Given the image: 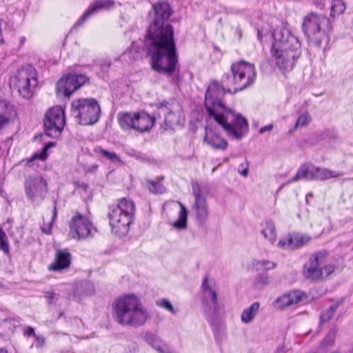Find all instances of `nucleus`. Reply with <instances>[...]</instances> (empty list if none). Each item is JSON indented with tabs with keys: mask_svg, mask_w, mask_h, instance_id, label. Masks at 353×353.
<instances>
[{
	"mask_svg": "<svg viewBox=\"0 0 353 353\" xmlns=\"http://www.w3.org/2000/svg\"><path fill=\"white\" fill-rule=\"evenodd\" d=\"M172 10L168 2L160 1L150 11V25L144 40V49L150 57L151 68L159 74L172 77L174 83L179 82V63L174 39L173 26L168 22Z\"/></svg>",
	"mask_w": 353,
	"mask_h": 353,
	"instance_id": "f257e3e1",
	"label": "nucleus"
},
{
	"mask_svg": "<svg viewBox=\"0 0 353 353\" xmlns=\"http://www.w3.org/2000/svg\"><path fill=\"white\" fill-rule=\"evenodd\" d=\"M272 37L274 42L271 53L276 65L284 71L292 70L295 60L301 54V44L298 39L285 27L275 30Z\"/></svg>",
	"mask_w": 353,
	"mask_h": 353,
	"instance_id": "f03ea898",
	"label": "nucleus"
},
{
	"mask_svg": "<svg viewBox=\"0 0 353 353\" xmlns=\"http://www.w3.org/2000/svg\"><path fill=\"white\" fill-rule=\"evenodd\" d=\"M112 307L114 320L123 326L141 327L150 319V314L140 299L132 294L117 299L113 301Z\"/></svg>",
	"mask_w": 353,
	"mask_h": 353,
	"instance_id": "7ed1b4c3",
	"label": "nucleus"
},
{
	"mask_svg": "<svg viewBox=\"0 0 353 353\" xmlns=\"http://www.w3.org/2000/svg\"><path fill=\"white\" fill-rule=\"evenodd\" d=\"M256 72L254 65L240 60L231 64L230 71L222 76V82L232 88L233 94L242 91L254 84Z\"/></svg>",
	"mask_w": 353,
	"mask_h": 353,
	"instance_id": "20e7f679",
	"label": "nucleus"
},
{
	"mask_svg": "<svg viewBox=\"0 0 353 353\" xmlns=\"http://www.w3.org/2000/svg\"><path fill=\"white\" fill-rule=\"evenodd\" d=\"M135 211L133 201L126 198L119 199L117 204L109 207L108 218L112 232L123 236L129 231Z\"/></svg>",
	"mask_w": 353,
	"mask_h": 353,
	"instance_id": "39448f33",
	"label": "nucleus"
},
{
	"mask_svg": "<svg viewBox=\"0 0 353 353\" xmlns=\"http://www.w3.org/2000/svg\"><path fill=\"white\" fill-rule=\"evenodd\" d=\"M225 93L233 94L232 88L227 87L223 82L211 81L205 94L204 105L209 114L214 120L228 109L222 100Z\"/></svg>",
	"mask_w": 353,
	"mask_h": 353,
	"instance_id": "423d86ee",
	"label": "nucleus"
},
{
	"mask_svg": "<svg viewBox=\"0 0 353 353\" xmlns=\"http://www.w3.org/2000/svg\"><path fill=\"white\" fill-rule=\"evenodd\" d=\"M72 116L81 125H88L96 123L101 114V108L94 99H80L74 100L71 104Z\"/></svg>",
	"mask_w": 353,
	"mask_h": 353,
	"instance_id": "0eeeda50",
	"label": "nucleus"
},
{
	"mask_svg": "<svg viewBox=\"0 0 353 353\" xmlns=\"http://www.w3.org/2000/svg\"><path fill=\"white\" fill-rule=\"evenodd\" d=\"M312 30V41L314 46H323L325 51L330 41V36L332 32V25L326 16L310 12V30Z\"/></svg>",
	"mask_w": 353,
	"mask_h": 353,
	"instance_id": "6e6552de",
	"label": "nucleus"
},
{
	"mask_svg": "<svg viewBox=\"0 0 353 353\" xmlns=\"http://www.w3.org/2000/svg\"><path fill=\"white\" fill-rule=\"evenodd\" d=\"M14 86L23 98H30L38 84L37 72L32 65L19 68L12 79Z\"/></svg>",
	"mask_w": 353,
	"mask_h": 353,
	"instance_id": "1a4fd4ad",
	"label": "nucleus"
},
{
	"mask_svg": "<svg viewBox=\"0 0 353 353\" xmlns=\"http://www.w3.org/2000/svg\"><path fill=\"white\" fill-rule=\"evenodd\" d=\"M215 121L219 123L228 136L239 139L243 136V130L248 126L247 120L239 114H236L230 108H228L216 118Z\"/></svg>",
	"mask_w": 353,
	"mask_h": 353,
	"instance_id": "9d476101",
	"label": "nucleus"
},
{
	"mask_svg": "<svg viewBox=\"0 0 353 353\" xmlns=\"http://www.w3.org/2000/svg\"><path fill=\"white\" fill-rule=\"evenodd\" d=\"M328 252L323 250L313 254L314 261L310 265V279L323 281L336 270L335 263L327 259Z\"/></svg>",
	"mask_w": 353,
	"mask_h": 353,
	"instance_id": "9b49d317",
	"label": "nucleus"
},
{
	"mask_svg": "<svg viewBox=\"0 0 353 353\" xmlns=\"http://www.w3.org/2000/svg\"><path fill=\"white\" fill-rule=\"evenodd\" d=\"M46 134L52 138L58 137L65 125L64 110L60 106L50 108L43 119Z\"/></svg>",
	"mask_w": 353,
	"mask_h": 353,
	"instance_id": "f8f14e48",
	"label": "nucleus"
},
{
	"mask_svg": "<svg viewBox=\"0 0 353 353\" xmlns=\"http://www.w3.org/2000/svg\"><path fill=\"white\" fill-rule=\"evenodd\" d=\"M88 80V79L84 74L69 73L57 81L56 85L57 94L59 97H69Z\"/></svg>",
	"mask_w": 353,
	"mask_h": 353,
	"instance_id": "ddd939ff",
	"label": "nucleus"
},
{
	"mask_svg": "<svg viewBox=\"0 0 353 353\" xmlns=\"http://www.w3.org/2000/svg\"><path fill=\"white\" fill-rule=\"evenodd\" d=\"M96 230L88 219L79 212L70 221V234L73 239H84L92 236Z\"/></svg>",
	"mask_w": 353,
	"mask_h": 353,
	"instance_id": "4468645a",
	"label": "nucleus"
},
{
	"mask_svg": "<svg viewBox=\"0 0 353 353\" xmlns=\"http://www.w3.org/2000/svg\"><path fill=\"white\" fill-rule=\"evenodd\" d=\"M192 194L195 202L192 207V211L195 214L196 220L199 225H203L209 216V210L205 197L203 195L202 190L197 182H193Z\"/></svg>",
	"mask_w": 353,
	"mask_h": 353,
	"instance_id": "2eb2a0df",
	"label": "nucleus"
},
{
	"mask_svg": "<svg viewBox=\"0 0 353 353\" xmlns=\"http://www.w3.org/2000/svg\"><path fill=\"white\" fill-rule=\"evenodd\" d=\"M27 197L32 202L42 201L47 193V183L41 177H29L25 181Z\"/></svg>",
	"mask_w": 353,
	"mask_h": 353,
	"instance_id": "dca6fc26",
	"label": "nucleus"
},
{
	"mask_svg": "<svg viewBox=\"0 0 353 353\" xmlns=\"http://www.w3.org/2000/svg\"><path fill=\"white\" fill-rule=\"evenodd\" d=\"M307 294L300 290H294L284 293L277 297L272 303L274 308L282 310L287 307L298 304L300 302L307 299Z\"/></svg>",
	"mask_w": 353,
	"mask_h": 353,
	"instance_id": "f3484780",
	"label": "nucleus"
},
{
	"mask_svg": "<svg viewBox=\"0 0 353 353\" xmlns=\"http://www.w3.org/2000/svg\"><path fill=\"white\" fill-rule=\"evenodd\" d=\"M159 108L165 114V124L168 128H173L181 124L183 113L179 109L175 110L174 105L167 101L159 103Z\"/></svg>",
	"mask_w": 353,
	"mask_h": 353,
	"instance_id": "a211bd4d",
	"label": "nucleus"
},
{
	"mask_svg": "<svg viewBox=\"0 0 353 353\" xmlns=\"http://www.w3.org/2000/svg\"><path fill=\"white\" fill-rule=\"evenodd\" d=\"M115 2L113 0H95L90 3L83 14L75 23V26L81 25L90 16L94 14L101 10H109L114 7Z\"/></svg>",
	"mask_w": 353,
	"mask_h": 353,
	"instance_id": "6ab92c4d",
	"label": "nucleus"
},
{
	"mask_svg": "<svg viewBox=\"0 0 353 353\" xmlns=\"http://www.w3.org/2000/svg\"><path fill=\"white\" fill-rule=\"evenodd\" d=\"M308 238L300 233L292 232L281 239L278 243V247L282 249L294 250L305 244Z\"/></svg>",
	"mask_w": 353,
	"mask_h": 353,
	"instance_id": "aec40b11",
	"label": "nucleus"
},
{
	"mask_svg": "<svg viewBox=\"0 0 353 353\" xmlns=\"http://www.w3.org/2000/svg\"><path fill=\"white\" fill-rule=\"evenodd\" d=\"M71 263V254L68 250L58 249L56 251L54 261L50 265L49 270L59 272L69 268Z\"/></svg>",
	"mask_w": 353,
	"mask_h": 353,
	"instance_id": "412c9836",
	"label": "nucleus"
},
{
	"mask_svg": "<svg viewBox=\"0 0 353 353\" xmlns=\"http://www.w3.org/2000/svg\"><path fill=\"white\" fill-rule=\"evenodd\" d=\"M203 141L216 150H225L228 145V141L207 127L205 128V135L204 136Z\"/></svg>",
	"mask_w": 353,
	"mask_h": 353,
	"instance_id": "4be33fe9",
	"label": "nucleus"
},
{
	"mask_svg": "<svg viewBox=\"0 0 353 353\" xmlns=\"http://www.w3.org/2000/svg\"><path fill=\"white\" fill-rule=\"evenodd\" d=\"M155 118L145 112L136 113L135 130L144 132L149 131L154 125Z\"/></svg>",
	"mask_w": 353,
	"mask_h": 353,
	"instance_id": "5701e85b",
	"label": "nucleus"
},
{
	"mask_svg": "<svg viewBox=\"0 0 353 353\" xmlns=\"http://www.w3.org/2000/svg\"><path fill=\"white\" fill-rule=\"evenodd\" d=\"M201 289L204 299L206 302H211V307L213 313L214 314H217L219 312V304L217 301L216 292L215 290L210 285L207 276H205L203 280Z\"/></svg>",
	"mask_w": 353,
	"mask_h": 353,
	"instance_id": "b1692460",
	"label": "nucleus"
},
{
	"mask_svg": "<svg viewBox=\"0 0 353 353\" xmlns=\"http://www.w3.org/2000/svg\"><path fill=\"white\" fill-rule=\"evenodd\" d=\"M342 175V173L332 171L327 168L319 167L310 168V179L325 181L332 178H337Z\"/></svg>",
	"mask_w": 353,
	"mask_h": 353,
	"instance_id": "393cba45",
	"label": "nucleus"
},
{
	"mask_svg": "<svg viewBox=\"0 0 353 353\" xmlns=\"http://www.w3.org/2000/svg\"><path fill=\"white\" fill-rule=\"evenodd\" d=\"M94 292V285L89 281L77 282L74 289V295L77 298L92 295Z\"/></svg>",
	"mask_w": 353,
	"mask_h": 353,
	"instance_id": "a878e982",
	"label": "nucleus"
},
{
	"mask_svg": "<svg viewBox=\"0 0 353 353\" xmlns=\"http://www.w3.org/2000/svg\"><path fill=\"white\" fill-rule=\"evenodd\" d=\"M136 113L119 112L118 121L119 125L123 130L135 129Z\"/></svg>",
	"mask_w": 353,
	"mask_h": 353,
	"instance_id": "bb28decb",
	"label": "nucleus"
},
{
	"mask_svg": "<svg viewBox=\"0 0 353 353\" xmlns=\"http://www.w3.org/2000/svg\"><path fill=\"white\" fill-rule=\"evenodd\" d=\"M259 307V303L254 302L249 307L245 308L241 314V321L246 324L251 323L258 313Z\"/></svg>",
	"mask_w": 353,
	"mask_h": 353,
	"instance_id": "cd10ccee",
	"label": "nucleus"
},
{
	"mask_svg": "<svg viewBox=\"0 0 353 353\" xmlns=\"http://www.w3.org/2000/svg\"><path fill=\"white\" fill-rule=\"evenodd\" d=\"M261 233L266 239L273 243L276 237L274 223L271 220L266 221Z\"/></svg>",
	"mask_w": 353,
	"mask_h": 353,
	"instance_id": "c85d7f7f",
	"label": "nucleus"
},
{
	"mask_svg": "<svg viewBox=\"0 0 353 353\" xmlns=\"http://www.w3.org/2000/svg\"><path fill=\"white\" fill-rule=\"evenodd\" d=\"M144 339L149 345L157 349L160 353H167L168 349L165 345L161 346L160 341L155 334L148 332L145 334Z\"/></svg>",
	"mask_w": 353,
	"mask_h": 353,
	"instance_id": "c756f323",
	"label": "nucleus"
},
{
	"mask_svg": "<svg viewBox=\"0 0 353 353\" xmlns=\"http://www.w3.org/2000/svg\"><path fill=\"white\" fill-rule=\"evenodd\" d=\"M181 207V210L179 214V219L174 221L173 226L177 229H185L187 228V216L188 211L185 207L181 203H179Z\"/></svg>",
	"mask_w": 353,
	"mask_h": 353,
	"instance_id": "7c9ffc66",
	"label": "nucleus"
},
{
	"mask_svg": "<svg viewBox=\"0 0 353 353\" xmlns=\"http://www.w3.org/2000/svg\"><path fill=\"white\" fill-rule=\"evenodd\" d=\"M346 10V4L343 0H333L330 8V17L334 18L342 14Z\"/></svg>",
	"mask_w": 353,
	"mask_h": 353,
	"instance_id": "2f4dec72",
	"label": "nucleus"
},
{
	"mask_svg": "<svg viewBox=\"0 0 353 353\" xmlns=\"http://www.w3.org/2000/svg\"><path fill=\"white\" fill-rule=\"evenodd\" d=\"M52 145H54V143L52 142L47 143L40 151L35 152L32 157L28 160L26 164L29 166H31V162H32L34 160H46L48 157L47 151Z\"/></svg>",
	"mask_w": 353,
	"mask_h": 353,
	"instance_id": "473e14b6",
	"label": "nucleus"
},
{
	"mask_svg": "<svg viewBox=\"0 0 353 353\" xmlns=\"http://www.w3.org/2000/svg\"><path fill=\"white\" fill-rule=\"evenodd\" d=\"M337 332L336 327L330 328L322 341V345L325 348L332 347L334 343Z\"/></svg>",
	"mask_w": 353,
	"mask_h": 353,
	"instance_id": "72a5a7b5",
	"label": "nucleus"
},
{
	"mask_svg": "<svg viewBox=\"0 0 353 353\" xmlns=\"http://www.w3.org/2000/svg\"><path fill=\"white\" fill-rule=\"evenodd\" d=\"M94 152L103 157L110 160L112 163L120 162L121 159L119 157L113 152H109L101 147H98L94 150Z\"/></svg>",
	"mask_w": 353,
	"mask_h": 353,
	"instance_id": "f704fd0d",
	"label": "nucleus"
},
{
	"mask_svg": "<svg viewBox=\"0 0 353 353\" xmlns=\"http://www.w3.org/2000/svg\"><path fill=\"white\" fill-rule=\"evenodd\" d=\"M269 282L270 278L267 274H259L254 281V286L257 290H262L269 284Z\"/></svg>",
	"mask_w": 353,
	"mask_h": 353,
	"instance_id": "c9c22d12",
	"label": "nucleus"
},
{
	"mask_svg": "<svg viewBox=\"0 0 353 353\" xmlns=\"http://www.w3.org/2000/svg\"><path fill=\"white\" fill-rule=\"evenodd\" d=\"M309 174V165L305 163L301 166L296 175L292 178L288 183L296 181L298 180L307 179Z\"/></svg>",
	"mask_w": 353,
	"mask_h": 353,
	"instance_id": "e433bc0d",
	"label": "nucleus"
},
{
	"mask_svg": "<svg viewBox=\"0 0 353 353\" xmlns=\"http://www.w3.org/2000/svg\"><path fill=\"white\" fill-rule=\"evenodd\" d=\"M147 185L149 190L154 194H163L165 192V188L160 181H149Z\"/></svg>",
	"mask_w": 353,
	"mask_h": 353,
	"instance_id": "4c0bfd02",
	"label": "nucleus"
},
{
	"mask_svg": "<svg viewBox=\"0 0 353 353\" xmlns=\"http://www.w3.org/2000/svg\"><path fill=\"white\" fill-rule=\"evenodd\" d=\"M0 250L5 254H8L10 251L7 236L1 229H0Z\"/></svg>",
	"mask_w": 353,
	"mask_h": 353,
	"instance_id": "58836bf2",
	"label": "nucleus"
},
{
	"mask_svg": "<svg viewBox=\"0 0 353 353\" xmlns=\"http://www.w3.org/2000/svg\"><path fill=\"white\" fill-rule=\"evenodd\" d=\"M157 305L159 307H163L173 314H176V311L171 303L166 299H161L157 301Z\"/></svg>",
	"mask_w": 353,
	"mask_h": 353,
	"instance_id": "ea45409f",
	"label": "nucleus"
},
{
	"mask_svg": "<svg viewBox=\"0 0 353 353\" xmlns=\"http://www.w3.org/2000/svg\"><path fill=\"white\" fill-rule=\"evenodd\" d=\"M308 121L309 119L307 113L300 115L296 122L294 130L298 129L299 128L306 127L308 124Z\"/></svg>",
	"mask_w": 353,
	"mask_h": 353,
	"instance_id": "a19ab883",
	"label": "nucleus"
},
{
	"mask_svg": "<svg viewBox=\"0 0 353 353\" xmlns=\"http://www.w3.org/2000/svg\"><path fill=\"white\" fill-rule=\"evenodd\" d=\"M44 296L47 301L48 304L51 305L56 303V301L59 299V295L54 292L51 291L46 292Z\"/></svg>",
	"mask_w": 353,
	"mask_h": 353,
	"instance_id": "79ce46f5",
	"label": "nucleus"
},
{
	"mask_svg": "<svg viewBox=\"0 0 353 353\" xmlns=\"http://www.w3.org/2000/svg\"><path fill=\"white\" fill-rule=\"evenodd\" d=\"M257 265L264 267V269L266 270H272L276 267L275 263L265 260L258 261Z\"/></svg>",
	"mask_w": 353,
	"mask_h": 353,
	"instance_id": "37998d69",
	"label": "nucleus"
},
{
	"mask_svg": "<svg viewBox=\"0 0 353 353\" xmlns=\"http://www.w3.org/2000/svg\"><path fill=\"white\" fill-rule=\"evenodd\" d=\"M10 120L9 117L0 113V131L10 123Z\"/></svg>",
	"mask_w": 353,
	"mask_h": 353,
	"instance_id": "c03bdc74",
	"label": "nucleus"
},
{
	"mask_svg": "<svg viewBox=\"0 0 353 353\" xmlns=\"http://www.w3.org/2000/svg\"><path fill=\"white\" fill-rule=\"evenodd\" d=\"M308 23H309V14L306 15L304 17V20L302 25L303 32L307 39H309V29H308Z\"/></svg>",
	"mask_w": 353,
	"mask_h": 353,
	"instance_id": "a18cd8bd",
	"label": "nucleus"
},
{
	"mask_svg": "<svg viewBox=\"0 0 353 353\" xmlns=\"http://www.w3.org/2000/svg\"><path fill=\"white\" fill-rule=\"evenodd\" d=\"M321 137L322 139L325 137H329L330 140H335L337 139L338 135L334 131L327 130L325 132L321 134Z\"/></svg>",
	"mask_w": 353,
	"mask_h": 353,
	"instance_id": "49530a36",
	"label": "nucleus"
},
{
	"mask_svg": "<svg viewBox=\"0 0 353 353\" xmlns=\"http://www.w3.org/2000/svg\"><path fill=\"white\" fill-rule=\"evenodd\" d=\"M35 337V346L37 348H41L45 345V338L41 335L34 336Z\"/></svg>",
	"mask_w": 353,
	"mask_h": 353,
	"instance_id": "de8ad7c7",
	"label": "nucleus"
},
{
	"mask_svg": "<svg viewBox=\"0 0 353 353\" xmlns=\"http://www.w3.org/2000/svg\"><path fill=\"white\" fill-rule=\"evenodd\" d=\"M332 316L333 314L330 313L328 310H325L323 311L321 314V321L323 322L327 321L332 318Z\"/></svg>",
	"mask_w": 353,
	"mask_h": 353,
	"instance_id": "09e8293b",
	"label": "nucleus"
},
{
	"mask_svg": "<svg viewBox=\"0 0 353 353\" xmlns=\"http://www.w3.org/2000/svg\"><path fill=\"white\" fill-rule=\"evenodd\" d=\"M23 334L26 336H32L34 337V336H36L34 328L30 326H25L23 330Z\"/></svg>",
	"mask_w": 353,
	"mask_h": 353,
	"instance_id": "8fccbe9b",
	"label": "nucleus"
},
{
	"mask_svg": "<svg viewBox=\"0 0 353 353\" xmlns=\"http://www.w3.org/2000/svg\"><path fill=\"white\" fill-rule=\"evenodd\" d=\"M343 302V299L341 298V299L337 300L336 303H335L332 304V305H330L327 310L330 312V313L334 314V312H336V310H337V308L339 307V306L341 304H342Z\"/></svg>",
	"mask_w": 353,
	"mask_h": 353,
	"instance_id": "3c124183",
	"label": "nucleus"
},
{
	"mask_svg": "<svg viewBox=\"0 0 353 353\" xmlns=\"http://www.w3.org/2000/svg\"><path fill=\"white\" fill-rule=\"evenodd\" d=\"M111 65H112V63L109 60H103L100 63L101 70L103 71L104 72H107L108 71Z\"/></svg>",
	"mask_w": 353,
	"mask_h": 353,
	"instance_id": "603ef678",
	"label": "nucleus"
},
{
	"mask_svg": "<svg viewBox=\"0 0 353 353\" xmlns=\"http://www.w3.org/2000/svg\"><path fill=\"white\" fill-rule=\"evenodd\" d=\"M313 3L317 8L322 10L325 6V0H313Z\"/></svg>",
	"mask_w": 353,
	"mask_h": 353,
	"instance_id": "864d4df0",
	"label": "nucleus"
},
{
	"mask_svg": "<svg viewBox=\"0 0 353 353\" xmlns=\"http://www.w3.org/2000/svg\"><path fill=\"white\" fill-rule=\"evenodd\" d=\"M273 128V125L269 124L260 128L259 133L263 134L266 131H271Z\"/></svg>",
	"mask_w": 353,
	"mask_h": 353,
	"instance_id": "5fc2aeb1",
	"label": "nucleus"
},
{
	"mask_svg": "<svg viewBox=\"0 0 353 353\" xmlns=\"http://www.w3.org/2000/svg\"><path fill=\"white\" fill-rule=\"evenodd\" d=\"M51 224L52 223H50L46 228H44V227L41 228L42 232H44L45 234H49L50 233V231H51Z\"/></svg>",
	"mask_w": 353,
	"mask_h": 353,
	"instance_id": "6e6d98bb",
	"label": "nucleus"
},
{
	"mask_svg": "<svg viewBox=\"0 0 353 353\" xmlns=\"http://www.w3.org/2000/svg\"><path fill=\"white\" fill-rule=\"evenodd\" d=\"M2 23L3 21L0 19V43H3L4 41L2 38Z\"/></svg>",
	"mask_w": 353,
	"mask_h": 353,
	"instance_id": "4d7b16f0",
	"label": "nucleus"
},
{
	"mask_svg": "<svg viewBox=\"0 0 353 353\" xmlns=\"http://www.w3.org/2000/svg\"><path fill=\"white\" fill-rule=\"evenodd\" d=\"M304 275L305 278L309 277V268H307L306 265H304V271H303Z\"/></svg>",
	"mask_w": 353,
	"mask_h": 353,
	"instance_id": "13d9d810",
	"label": "nucleus"
},
{
	"mask_svg": "<svg viewBox=\"0 0 353 353\" xmlns=\"http://www.w3.org/2000/svg\"><path fill=\"white\" fill-rule=\"evenodd\" d=\"M240 174L243 176H247L248 174V168L243 170L241 172H240Z\"/></svg>",
	"mask_w": 353,
	"mask_h": 353,
	"instance_id": "bf43d9fd",
	"label": "nucleus"
},
{
	"mask_svg": "<svg viewBox=\"0 0 353 353\" xmlns=\"http://www.w3.org/2000/svg\"><path fill=\"white\" fill-rule=\"evenodd\" d=\"M275 353H285L284 347L282 346L277 347Z\"/></svg>",
	"mask_w": 353,
	"mask_h": 353,
	"instance_id": "052dcab7",
	"label": "nucleus"
},
{
	"mask_svg": "<svg viewBox=\"0 0 353 353\" xmlns=\"http://www.w3.org/2000/svg\"><path fill=\"white\" fill-rule=\"evenodd\" d=\"M257 37H258V39L261 41H262V34H261V32L258 30V32H257Z\"/></svg>",
	"mask_w": 353,
	"mask_h": 353,
	"instance_id": "680f3d73",
	"label": "nucleus"
},
{
	"mask_svg": "<svg viewBox=\"0 0 353 353\" xmlns=\"http://www.w3.org/2000/svg\"><path fill=\"white\" fill-rule=\"evenodd\" d=\"M57 207L56 205H54V210H53V218H52V221L57 217Z\"/></svg>",
	"mask_w": 353,
	"mask_h": 353,
	"instance_id": "e2e57ef3",
	"label": "nucleus"
},
{
	"mask_svg": "<svg viewBox=\"0 0 353 353\" xmlns=\"http://www.w3.org/2000/svg\"><path fill=\"white\" fill-rule=\"evenodd\" d=\"M0 353H8V350L5 347H1L0 348Z\"/></svg>",
	"mask_w": 353,
	"mask_h": 353,
	"instance_id": "0e129e2a",
	"label": "nucleus"
},
{
	"mask_svg": "<svg viewBox=\"0 0 353 353\" xmlns=\"http://www.w3.org/2000/svg\"><path fill=\"white\" fill-rule=\"evenodd\" d=\"M13 321L17 323H20L21 319L19 317H17V318L14 319Z\"/></svg>",
	"mask_w": 353,
	"mask_h": 353,
	"instance_id": "69168bd1",
	"label": "nucleus"
},
{
	"mask_svg": "<svg viewBox=\"0 0 353 353\" xmlns=\"http://www.w3.org/2000/svg\"><path fill=\"white\" fill-rule=\"evenodd\" d=\"M236 32H239V38H241V30L240 29H236Z\"/></svg>",
	"mask_w": 353,
	"mask_h": 353,
	"instance_id": "338daca9",
	"label": "nucleus"
},
{
	"mask_svg": "<svg viewBox=\"0 0 353 353\" xmlns=\"http://www.w3.org/2000/svg\"><path fill=\"white\" fill-rule=\"evenodd\" d=\"M331 353H341L340 351H335V352H331Z\"/></svg>",
	"mask_w": 353,
	"mask_h": 353,
	"instance_id": "774afa93",
	"label": "nucleus"
}]
</instances>
